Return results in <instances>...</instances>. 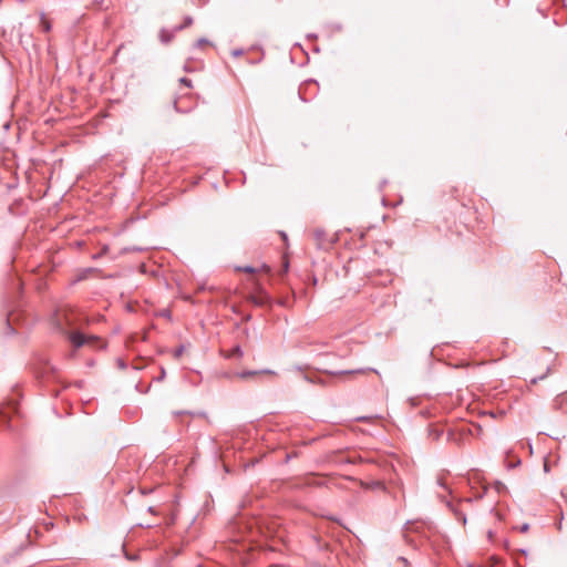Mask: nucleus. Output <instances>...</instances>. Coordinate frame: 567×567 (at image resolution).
I'll use <instances>...</instances> for the list:
<instances>
[{"mask_svg":"<svg viewBox=\"0 0 567 567\" xmlns=\"http://www.w3.org/2000/svg\"><path fill=\"white\" fill-rule=\"evenodd\" d=\"M40 25L45 32H49L51 30V23L44 16H42L40 19Z\"/></svg>","mask_w":567,"mask_h":567,"instance_id":"nucleus-7","label":"nucleus"},{"mask_svg":"<svg viewBox=\"0 0 567 567\" xmlns=\"http://www.w3.org/2000/svg\"><path fill=\"white\" fill-rule=\"evenodd\" d=\"M373 486L378 488H383V485L380 482L374 483Z\"/></svg>","mask_w":567,"mask_h":567,"instance_id":"nucleus-10","label":"nucleus"},{"mask_svg":"<svg viewBox=\"0 0 567 567\" xmlns=\"http://www.w3.org/2000/svg\"><path fill=\"white\" fill-rule=\"evenodd\" d=\"M181 82L185 84L186 86H190V81L187 79H182Z\"/></svg>","mask_w":567,"mask_h":567,"instance_id":"nucleus-9","label":"nucleus"},{"mask_svg":"<svg viewBox=\"0 0 567 567\" xmlns=\"http://www.w3.org/2000/svg\"><path fill=\"white\" fill-rule=\"evenodd\" d=\"M256 289L258 291L257 295H251L249 297L250 301H252L255 305L262 306L268 302V297L266 293L262 292L259 282H255Z\"/></svg>","mask_w":567,"mask_h":567,"instance_id":"nucleus-2","label":"nucleus"},{"mask_svg":"<svg viewBox=\"0 0 567 567\" xmlns=\"http://www.w3.org/2000/svg\"><path fill=\"white\" fill-rule=\"evenodd\" d=\"M69 340L75 348H80L82 346H91L97 347L100 344V339L95 336H85L79 331H73L69 333Z\"/></svg>","mask_w":567,"mask_h":567,"instance_id":"nucleus-1","label":"nucleus"},{"mask_svg":"<svg viewBox=\"0 0 567 567\" xmlns=\"http://www.w3.org/2000/svg\"><path fill=\"white\" fill-rule=\"evenodd\" d=\"M365 372H367L365 370H351V371L341 372L340 374L354 375V374H364Z\"/></svg>","mask_w":567,"mask_h":567,"instance_id":"nucleus-8","label":"nucleus"},{"mask_svg":"<svg viewBox=\"0 0 567 567\" xmlns=\"http://www.w3.org/2000/svg\"><path fill=\"white\" fill-rule=\"evenodd\" d=\"M223 354H224L225 358L241 357L243 355V351H241L239 346H236L230 351H227V352L223 351Z\"/></svg>","mask_w":567,"mask_h":567,"instance_id":"nucleus-6","label":"nucleus"},{"mask_svg":"<svg viewBox=\"0 0 567 567\" xmlns=\"http://www.w3.org/2000/svg\"><path fill=\"white\" fill-rule=\"evenodd\" d=\"M237 270L245 271L248 274H258V272H268L269 267L266 265H262L260 268H252V267H238Z\"/></svg>","mask_w":567,"mask_h":567,"instance_id":"nucleus-4","label":"nucleus"},{"mask_svg":"<svg viewBox=\"0 0 567 567\" xmlns=\"http://www.w3.org/2000/svg\"><path fill=\"white\" fill-rule=\"evenodd\" d=\"M271 373L270 371L268 370H261V371H246V372H241V373H236L235 374V378L239 379V380H247L249 378H252V377H256V375H260V374H269Z\"/></svg>","mask_w":567,"mask_h":567,"instance_id":"nucleus-3","label":"nucleus"},{"mask_svg":"<svg viewBox=\"0 0 567 567\" xmlns=\"http://www.w3.org/2000/svg\"><path fill=\"white\" fill-rule=\"evenodd\" d=\"M522 530H523V532L528 530V525H524V526L522 527Z\"/></svg>","mask_w":567,"mask_h":567,"instance_id":"nucleus-11","label":"nucleus"},{"mask_svg":"<svg viewBox=\"0 0 567 567\" xmlns=\"http://www.w3.org/2000/svg\"><path fill=\"white\" fill-rule=\"evenodd\" d=\"M313 236L320 247H323L326 244L324 236L326 233L323 229L317 228L313 230Z\"/></svg>","mask_w":567,"mask_h":567,"instance_id":"nucleus-5","label":"nucleus"}]
</instances>
